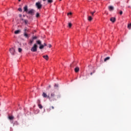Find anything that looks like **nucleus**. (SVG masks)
Instances as JSON below:
<instances>
[{"instance_id":"f03ea898","label":"nucleus","mask_w":131,"mask_h":131,"mask_svg":"<svg viewBox=\"0 0 131 131\" xmlns=\"http://www.w3.org/2000/svg\"><path fill=\"white\" fill-rule=\"evenodd\" d=\"M35 6L38 10H40L42 7V5H41V3L39 2L36 3Z\"/></svg>"},{"instance_id":"393cba45","label":"nucleus","mask_w":131,"mask_h":131,"mask_svg":"<svg viewBox=\"0 0 131 131\" xmlns=\"http://www.w3.org/2000/svg\"><path fill=\"white\" fill-rule=\"evenodd\" d=\"M24 22H25V24H28V20L27 19H25Z\"/></svg>"},{"instance_id":"a211bd4d","label":"nucleus","mask_w":131,"mask_h":131,"mask_svg":"<svg viewBox=\"0 0 131 131\" xmlns=\"http://www.w3.org/2000/svg\"><path fill=\"white\" fill-rule=\"evenodd\" d=\"M33 40H33L32 39H30V41H29V43H30V45H32V43H33Z\"/></svg>"},{"instance_id":"72a5a7b5","label":"nucleus","mask_w":131,"mask_h":131,"mask_svg":"<svg viewBox=\"0 0 131 131\" xmlns=\"http://www.w3.org/2000/svg\"><path fill=\"white\" fill-rule=\"evenodd\" d=\"M49 48H52V45L51 44L48 45Z\"/></svg>"},{"instance_id":"473e14b6","label":"nucleus","mask_w":131,"mask_h":131,"mask_svg":"<svg viewBox=\"0 0 131 131\" xmlns=\"http://www.w3.org/2000/svg\"><path fill=\"white\" fill-rule=\"evenodd\" d=\"M119 14H120V15H122V14H123L122 11L121 10V11H120Z\"/></svg>"},{"instance_id":"4be33fe9","label":"nucleus","mask_w":131,"mask_h":131,"mask_svg":"<svg viewBox=\"0 0 131 131\" xmlns=\"http://www.w3.org/2000/svg\"><path fill=\"white\" fill-rule=\"evenodd\" d=\"M48 3L49 4H52V3H53V0H48Z\"/></svg>"},{"instance_id":"a878e982","label":"nucleus","mask_w":131,"mask_h":131,"mask_svg":"<svg viewBox=\"0 0 131 131\" xmlns=\"http://www.w3.org/2000/svg\"><path fill=\"white\" fill-rule=\"evenodd\" d=\"M72 26V23H69V27L70 28H71V27Z\"/></svg>"},{"instance_id":"2eb2a0df","label":"nucleus","mask_w":131,"mask_h":131,"mask_svg":"<svg viewBox=\"0 0 131 131\" xmlns=\"http://www.w3.org/2000/svg\"><path fill=\"white\" fill-rule=\"evenodd\" d=\"M108 60H110V57H106L104 60V61L106 62V61H108Z\"/></svg>"},{"instance_id":"aec40b11","label":"nucleus","mask_w":131,"mask_h":131,"mask_svg":"<svg viewBox=\"0 0 131 131\" xmlns=\"http://www.w3.org/2000/svg\"><path fill=\"white\" fill-rule=\"evenodd\" d=\"M39 16H40L39 13L38 12H37V13L36 14V18H38V17H39Z\"/></svg>"},{"instance_id":"412c9836","label":"nucleus","mask_w":131,"mask_h":131,"mask_svg":"<svg viewBox=\"0 0 131 131\" xmlns=\"http://www.w3.org/2000/svg\"><path fill=\"white\" fill-rule=\"evenodd\" d=\"M38 107L40 109H42V105H41V104H38Z\"/></svg>"},{"instance_id":"f704fd0d","label":"nucleus","mask_w":131,"mask_h":131,"mask_svg":"<svg viewBox=\"0 0 131 131\" xmlns=\"http://www.w3.org/2000/svg\"><path fill=\"white\" fill-rule=\"evenodd\" d=\"M37 102H38V104H40V100H38Z\"/></svg>"},{"instance_id":"b1692460","label":"nucleus","mask_w":131,"mask_h":131,"mask_svg":"<svg viewBox=\"0 0 131 131\" xmlns=\"http://www.w3.org/2000/svg\"><path fill=\"white\" fill-rule=\"evenodd\" d=\"M128 29H131V24H128L127 26Z\"/></svg>"},{"instance_id":"39448f33","label":"nucleus","mask_w":131,"mask_h":131,"mask_svg":"<svg viewBox=\"0 0 131 131\" xmlns=\"http://www.w3.org/2000/svg\"><path fill=\"white\" fill-rule=\"evenodd\" d=\"M9 52L10 53H11V55L14 56V55H15V53H16V50H15V49H14V48H12L10 49Z\"/></svg>"},{"instance_id":"a19ab883","label":"nucleus","mask_w":131,"mask_h":131,"mask_svg":"<svg viewBox=\"0 0 131 131\" xmlns=\"http://www.w3.org/2000/svg\"><path fill=\"white\" fill-rule=\"evenodd\" d=\"M18 2H21V0H18Z\"/></svg>"},{"instance_id":"4c0bfd02","label":"nucleus","mask_w":131,"mask_h":131,"mask_svg":"<svg viewBox=\"0 0 131 131\" xmlns=\"http://www.w3.org/2000/svg\"><path fill=\"white\" fill-rule=\"evenodd\" d=\"M27 32H29V30H27Z\"/></svg>"},{"instance_id":"f8f14e48","label":"nucleus","mask_w":131,"mask_h":131,"mask_svg":"<svg viewBox=\"0 0 131 131\" xmlns=\"http://www.w3.org/2000/svg\"><path fill=\"white\" fill-rule=\"evenodd\" d=\"M55 109V107L53 106H50L49 108L48 109V111H51V110H54Z\"/></svg>"},{"instance_id":"bb28decb","label":"nucleus","mask_w":131,"mask_h":131,"mask_svg":"<svg viewBox=\"0 0 131 131\" xmlns=\"http://www.w3.org/2000/svg\"><path fill=\"white\" fill-rule=\"evenodd\" d=\"M37 38V36H33L32 37V39L34 40V39H36Z\"/></svg>"},{"instance_id":"cd10ccee","label":"nucleus","mask_w":131,"mask_h":131,"mask_svg":"<svg viewBox=\"0 0 131 131\" xmlns=\"http://www.w3.org/2000/svg\"><path fill=\"white\" fill-rule=\"evenodd\" d=\"M18 52H19V53H21V52H22V49L18 48Z\"/></svg>"},{"instance_id":"dca6fc26","label":"nucleus","mask_w":131,"mask_h":131,"mask_svg":"<svg viewBox=\"0 0 131 131\" xmlns=\"http://www.w3.org/2000/svg\"><path fill=\"white\" fill-rule=\"evenodd\" d=\"M88 21H92L93 20V17L92 16H88Z\"/></svg>"},{"instance_id":"1a4fd4ad","label":"nucleus","mask_w":131,"mask_h":131,"mask_svg":"<svg viewBox=\"0 0 131 131\" xmlns=\"http://www.w3.org/2000/svg\"><path fill=\"white\" fill-rule=\"evenodd\" d=\"M110 21L112 22L113 23H114L115 21H116V18L115 17H111L110 19Z\"/></svg>"},{"instance_id":"f257e3e1","label":"nucleus","mask_w":131,"mask_h":131,"mask_svg":"<svg viewBox=\"0 0 131 131\" xmlns=\"http://www.w3.org/2000/svg\"><path fill=\"white\" fill-rule=\"evenodd\" d=\"M37 45H39V49L40 50H42V49H43V48H45V47H47V43H44L43 45L41 44V41H40V40H37L36 41Z\"/></svg>"},{"instance_id":"4468645a","label":"nucleus","mask_w":131,"mask_h":131,"mask_svg":"<svg viewBox=\"0 0 131 131\" xmlns=\"http://www.w3.org/2000/svg\"><path fill=\"white\" fill-rule=\"evenodd\" d=\"M20 32V30H16L14 32L15 34H19V33Z\"/></svg>"},{"instance_id":"6ab92c4d","label":"nucleus","mask_w":131,"mask_h":131,"mask_svg":"<svg viewBox=\"0 0 131 131\" xmlns=\"http://www.w3.org/2000/svg\"><path fill=\"white\" fill-rule=\"evenodd\" d=\"M9 119L12 120V119H14V117L10 116H9Z\"/></svg>"},{"instance_id":"9b49d317","label":"nucleus","mask_w":131,"mask_h":131,"mask_svg":"<svg viewBox=\"0 0 131 131\" xmlns=\"http://www.w3.org/2000/svg\"><path fill=\"white\" fill-rule=\"evenodd\" d=\"M51 98H55V92H52L51 93L50 99H51Z\"/></svg>"},{"instance_id":"20e7f679","label":"nucleus","mask_w":131,"mask_h":131,"mask_svg":"<svg viewBox=\"0 0 131 131\" xmlns=\"http://www.w3.org/2000/svg\"><path fill=\"white\" fill-rule=\"evenodd\" d=\"M34 13H35V10L34 9H30L28 11V13L27 14H28L29 15H31L32 16H33L34 15Z\"/></svg>"},{"instance_id":"5701e85b","label":"nucleus","mask_w":131,"mask_h":131,"mask_svg":"<svg viewBox=\"0 0 131 131\" xmlns=\"http://www.w3.org/2000/svg\"><path fill=\"white\" fill-rule=\"evenodd\" d=\"M96 13V11H94V12H90V14L92 15V16H94V14Z\"/></svg>"},{"instance_id":"2f4dec72","label":"nucleus","mask_w":131,"mask_h":131,"mask_svg":"<svg viewBox=\"0 0 131 131\" xmlns=\"http://www.w3.org/2000/svg\"><path fill=\"white\" fill-rule=\"evenodd\" d=\"M69 15H72V12H69L68 13V16H69Z\"/></svg>"},{"instance_id":"f3484780","label":"nucleus","mask_w":131,"mask_h":131,"mask_svg":"<svg viewBox=\"0 0 131 131\" xmlns=\"http://www.w3.org/2000/svg\"><path fill=\"white\" fill-rule=\"evenodd\" d=\"M79 71V68L77 67L75 68V72H78Z\"/></svg>"},{"instance_id":"c756f323","label":"nucleus","mask_w":131,"mask_h":131,"mask_svg":"<svg viewBox=\"0 0 131 131\" xmlns=\"http://www.w3.org/2000/svg\"><path fill=\"white\" fill-rule=\"evenodd\" d=\"M24 32H26L27 33V29L26 28L24 29Z\"/></svg>"},{"instance_id":"58836bf2","label":"nucleus","mask_w":131,"mask_h":131,"mask_svg":"<svg viewBox=\"0 0 131 131\" xmlns=\"http://www.w3.org/2000/svg\"><path fill=\"white\" fill-rule=\"evenodd\" d=\"M91 75H93V73H90Z\"/></svg>"},{"instance_id":"7c9ffc66","label":"nucleus","mask_w":131,"mask_h":131,"mask_svg":"<svg viewBox=\"0 0 131 131\" xmlns=\"http://www.w3.org/2000/svg\"><path fill=\"white\" fill-rule=\"evenodd\" d=\"M54 86H55V88H58V86H59V85H58V84H55Z\"/></svg>"},{"instance_id":"ea45409f","label":"nucleus","mask_w":131,"mask_h":131,"mask_svg":"<svg viewBox=\"0 0 131 131\" xmlns=\"http://www.w3.org/2000/svg\"><path fill=\"white\" fill-rule=\"evenodd\" d=\"M49 88H51V85H50L49 86Z\"/></svg>"},{"instance_id":"79ce46f5","label":"nucleus","mask_w":131,"mask_h":131,"mask_svg":"<svg viewBox=\"0 0 131 131\" xmlns=\"http://www.w3.org/2000/svg\"><path fill=\"white\" fill-rule=\"evenodd\" d=\"M60 1V2H61V1H62V0H59Z\"/></svg>"},{"instance_id":"e433bc0d","label":"nucleus","mask_w":131,"mask_h":131,"mask_svg":"<svg viewBox=\"0 0 131 131\" xmlns=\"http://www.w3.org/2000/svg\"><path fill=\"white\" fill-rule=\"evenodd\" d=\"M19 17L20 18H21V17H22V15L19 14Z\"/></svg>"},{"instance_id":"423d86ee","label":"nucleus","mask_w":131,"mask_h":131,"mask_svg":"<svg viewBox=\"0 0 131 131\" xmlns=\"http://www.w3.org/2000/svg\"><path fill=\"white\" fill-rule=\"evenodd\" d=\"M42 96L43 98H48V99H50L51 100V97H50V95H47V93L43 92Z\"/></svg>"},{"instance_id":"6e6552de","label":"nucleus","mask_w":131,"mask_h":131,"mask_svg":"<svg viewBox=\"0 0 131 131\" xmlns=\"http://www.w3.org/2000/svg\"><path fill=\"white\" fill-rule=\"evenodd\" d=\"M108 10L111 12H112V11H113L114 10V7L112 6H108Z\"/></svg>"},{"instance_id":"ddd939ff","label":"nucleus","mask_w":131,"mask_h":131,"mask_svg":"<svg viewBox=\"0 0 131 131\" xmlns=\"http://www.w3.org/2000/svg\"><path fill=\"white\" fill-rule=\"evenodd\" d=\"M24 35L25 37H26V38L29 37L28 34H27V33L26 32L24 33Z\"/></svg>"},{"instance_id":"0eeeda50","label":"nucleus","mask_w":131,"mask_h":131,"mask_svg":"<svg viewBox=\"0 0 131 131\" xmlns=\"http://www.w3.org/2000/svg\"><path fill=\"white\" fill-rule=\"evenodd\" d=\"M28 7H27V6H25L24 7V12H25L26 13H28Z\"/></svg>"},{"instance_id":"c9c22d12","label":"nucleus","mask_w":131,"mask_h":131,"mask_svg":"<svg viewBox=\"0 0 131 131\" xmlns=\"http://www.w3.org/2000/svg\"><path fill=\"white\" fill-rule=\"evenodd\" d=\"M24 19H23V18H20V21H24Z\"/></svg>"},{"instance_id":"9d476101","label":"nucleus","mask_w":131,"mask_h":131,"mask_svg":"<svg viewBox=\"0 0 131 131\" xmlns=\"http://www.w3.org/2000/svg\"><path fill=\"white\" fill-rule=\"evenodd\" d=\"M43 58L44 59H45V60H46L47 61H48V60H49V56H48V55H43Z\"/></svg>"},{"instance_id":"c85d7f7f","label":"nucleus","mask_w":131,"mask_h":131,"mask_svg":"<svg viewBox=\"0 0 131 131\" xmlns=\"http://www.w3.org/2000/svg\"><path fill=\"white\" fill-rule=\"evenodd\" d=\"M18 11H19V12H22V8H18Z\"/></svg>"},{"instance_id":"7ed1b4c3","label":"nucleus","mask_w":131,"mask_h":131,"mask_svg":"<svg viewBox=\"0 0 131 131\" xmlns=\"http://www.w3.org/2000/svg\"><path fill=\"white\" fill-rule=\"evenodd\" d=\"M31 52H37V45L36 43L34 44L32 48L31 49Z\"/></svg>"}]
</instances>
